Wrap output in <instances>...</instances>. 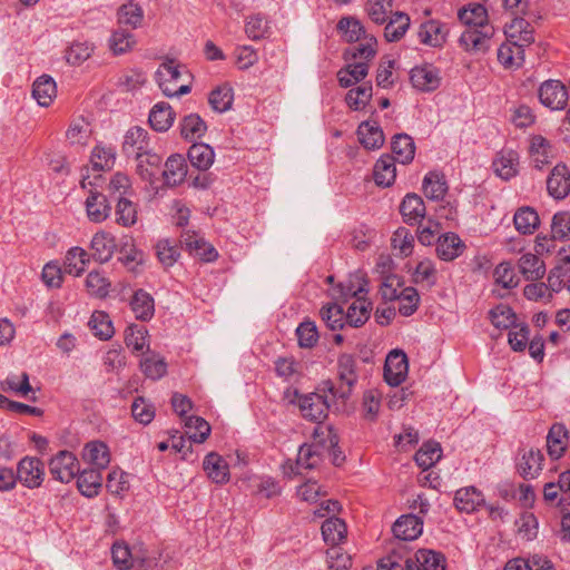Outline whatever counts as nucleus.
<instances>
[{
  "label": "nucleus",
  "mask_w": 570,
  "mask_h": 570,
  "mask_svg": "<svg viewBox=\"0 0 570 570\" xmlns=\"http://www.w3.org/2000/svg\"><path fill=\"white\" fill-rule=\"evenodd\" d=\"M185 428L188 440L195 443H203L210 433V425L200 416L186 417Z\"/></svg>",
  "instance_id": "obj_49"
},
{
  "label": "nucleus",
  "mask_w": 570,
  "mask_h": 570,
  "mask_svg": "<svg viewBox=\"0 0 570 570\" xmlns=\"http://www.w3.org/2000/svg\"><path fill=\"white\" fill-rule=\"evenodd\" d=\"M181 245L186 247V249L199 257L200 259L205 262H212L216 259L217 252L216 249L205 242L204 238L199 237L196 233L186 232L181 235L180 239Z\"/></svg>",
  "instance_id": "obj_17"
},
{
  "label": "nucleus",
  "mask_w": 570,
  "mask_h": 570,
  "mask_svg": "<svg viewBox=\"0 0 570 570\" xmlns=\"http://www.w3.org/2000/svg\"><path fill=\"white\" fill-rule=\"evenodd\" d=\"M233 100V89L228 86L217 87L209 94L208 98L212 109L220 114L232 108Z\"/></svg>",
  "instance_id": "obj_54"
},
{
  "label": "nucleus",
  "mask_w": 570,
  "mask_h": 570,
  "mask_svg": "<svg viewBox=\"0 0 570 570\" xmlns=\"http://www.w3.org/2000/svg\"><path fill=\"white\" fill-rule=\"evenodd\" d=\"M513 223L518 232L528 235L532 234L538 228L540 219L533 208L521 207L515 212Z\"/></svg>",
  "instance_id": "obj_43"
},
{
  "label": "nucleus",
  "mask_w": 570,
  "mask_h": 570,
  "mask_svg": "<svg viewBox=\"0 0 570 570\" xmlns=\"http://www.w3.org/2000/svg\"><path fill=\"white\" fill-rule=\"evenodd\" d=\"M144 18L142 8L132 1L122 4L118 11V21L120 24L137 28L141 24Z\"/></svg>",
  "instance_id": "obj_57"
},
{
  "label": "nucleus",
  "mask_w": 570,
  "mask_h": 570,
  "mask_svg": "<svg viewBox=\"0 0 570 570\" xmlns=\"http://www.w3.org/2000/svg\"><path fill=\"white\" fill-rule=\"evenodd\" d=\"M409 371L406 354L394 350L390 352L385 360L384 379L391 386H399L406 377Z\"/></svg>",
  "instance_id": "obj_7"
},
{
  "label": "nucleus",
  "mask_w": 570,
  "mask_h": 570,
  "mask_svg": "<svg viewBox=\"0 0 570 570\" xmlns=\"http://www.w3.org/2000/svg\"><path fill=\"white\" fill-rule=\"evenodd\" d=\"M346 533L347 528L342 519L330 518L322 524L323 539L332 547H337L346 538Z\"/></svg>",
  "instance_id": "obj_38"
},
{
  "label": "nucleus",
  "mask_w": 570,
  "mask_h": 570,
  "mask_svg": "<svg viewBox=\"0 0 570 570\" xmlns=\"http://www.w3.org/2000/svg\"><path fill=\"white\" fill-rule=\"evenodd\" d=\"M504 33L508 41L523 50L534 42V29L523 18H514L505 26Z\"/></svg>",
  "instance_id": "obj_9"
},
{
  "label": "nucleus",
  "mask_w": 570,
  "mask_h": 570,
  "mask_svg": "<svg viewBox=\"0 0 570 570\" xmlns=\"http://www.w3.org/2000/svg\"><path fill=\"white\" fill-rule=\"evenodd\" d=\"M155 250L160 264L166 268L171 267L180 256L178 247L169 239H160Z\"/></svg>",
  "instance_id": "obj_64"
},
{
  "label": "nucleus",
  "mask_w": 570,
  "mask_h": 570,
  "mask_svg": "<svg viewBox=\"0 0 570 570\" xmlns=\"http://www.w3.org/2000/svg\"><path fill=\"white\" fill-rule=\"evenodd\" d=\"M89 263V254L81 247L70 248L65 257V272L80 276Z\"/></svg>",
  "instance_id": "obj_46"
},
{
  "label": "nucleus",
  "mask_w": 570,
  "mask_h": 570,
  "mask_svg": "<svg viewBox=\"0 0 570 570\" xmlns=\"http://www.w3.org/2000/svg\"><path fill=\"white\" fill-rule=\"evenodd\" d=\"M323 456L322 449L317 444H303L297 453L296 466L298 470H309L318 465Z\"/></svg>",
  "instance_id": "obj_51"
},
{
  "label": "nucleus",
  "mask_w": 570,
  "mask_h": 570,
  "mask_svg": "<svg viewBox=\"0 0 570 570\" xmlns=\"http://www.w3.org/2000/svg\"><path fill=\"white\" fill-rule=\"evenodd\" d=\"M410 79L415 89L425 92L438 89L441 82L439 70L431 65L413 68Z\"/></svg>",
  "instance_id": "obj_12"
},
{
  "label": "nucleus",
  "mask_w": 570,
  "mask_h": 570,
  "mask_svg": "<svg viewBox=\"0 0 570 570\" xmlns=\"http://www.w3.org/2000/svg\"><path fill=\"white\" fill-rule=\"evenodd\" d=\"M82 459L98 470H105L110 463V452L101 441L88 442L82 450Z\"/></svg>",
  "instance_id": "obj_18"
},
{
  "label": "nucleus",
  "mask_w": 570,
  "mask_h": 570,
  "mask_svg": "<svg viewBox=\"0 0 570 570\" xmlns=\"http://www.w3.org/2000/svg\"><path fill=\"white\" fill-rule=\"evenodd\" d=\"M49 470L55 480L68 483L79 473V461L72 452L62 450L50 460Z\"/></svg>",
  "instance_id": "obj_4"
},
{
  "label": "nucleus",
  "mask_w": 570,
  "mask_h": 570,
  "mask_svg": "<svg viewBox=\"0 0 570 570\" xmlns=\"http://www.w3.org/2000/svg\"><path fill=\"white\" fill-rule=\"evenodd\" d=\"M493 35L494 29L492 26L466 27L460 36L459 43L471 55H484L490 49Z\"/></svg>",
  "instance_id": "obj_3"
},
{
  "label": "nucleus",
  "mask_w": 570,
  "mask_h": 570,
  "mask_svg": "<svg viewBox=\"0 0 570 570\" xmlns=\"http://www.w3.org/2000/svg\"><path fill=\"white\" fill-rule=\"evenodd\" d=\"M407 570H445V558L440 552L420 549L407 556Z\"/></svg>",
  "instance_id": "obj_10"
},
{
  "label": "nucleus",
  "mask_w": 570,
  "mask_h": 570,
  "mask_svg": "<svg viewBox=\"0 0 570 570\" xmlns=\"http://www.w3.org/2000/svg\"><path fill=\"white\" fill-rule=\"evenodd\" d=\"M115 247V239L108 233H96L91 239L94 257L100 263H106L112 257Z\"/></svg>",
  "instance_id": "obj_34"
},
{
  "label": "nucleus",
  "mask_w": 570,
  "mask_h": 570,
  "mask_svg": "<svg viewBox=\"0 0 570 570\" xmlns=\"http://www.w3.org/2000/svg\"><path fill=\"white\" fill-rule=\"evenodd\" d=\"M43 464L37 458L26 456L18 463L17 478L29 489L41 485L43 481Z\"/></svg>",
  "instance_id": "obj_8"
},
{
  "label": "nucleus",
  "mask_w": 570,
  "mask_h": 570,
  "mask_svg": "<svg viewBox=\"0 0 570 570\" xmlns=\"http://www.w3.org/2000/svg\"><path fill=\"white\" fill-rule=\"evenodd\" d=\"M57 95V86L52 77L42 75L32 86V96L42 107H48Z\"/></svg>",
  "instance_id": "obj_30"
},
{
  "label": "nucleus",
  "mask_w": 570,
  "mask_h": 570,
  "mask_svg": "<svg viewBox=\"0 0 570 570\" xmlns=\"http://www.w3.org/2000/svg\"><path fill=\"white\" fill-rule=\"evenodd\" d=\"M368 73V63L365 61L351 62L337 73L338 82L343 88L352 87L363 80Z\"/></svg>",
  "instance_id": "obj_37"
},
{
  "label": "nucleus",
  "mask_w": 570,
  "mask_h": 570,
  "mask_svg": "<svg viewBox=\"0 0 570 570\" xmlns=\"http://www.w3.org/2000/svg\"><path fill=\"white\" fill-rule=\"evenodd\" d=\"M89 326L95 336L100 340H109L114 335V327L109 316L104 312L92 313Z\"/></svg>",
  "instance_id": "obj_58"
},
{
  "label": "nucleus",
  "mask_w": 570,
  "mask_h": 570,
  "mask_svg": "<svg viewBox=\"0 0 570 570\" xmlns=\"http://www.w3.org/2000/svg\"><path fill=\"white\" fill-rule=\"evenodd\" d=\"M364 42L350 47L345 51L347 59H361L368 62L376 55V39L374 37H364Z\"/></svg>",
  "instance_id": "obj_53"
},
{
  "label": "nucleus",
  "mask_w": 570,
  "mask_h": 570,
  "mask_svg": "<svg viewBox=\"0 0 570 570\" xmlns=\"http://www.w3.org/2000/svg\"><path fill=\"white\" fill-rule=\"evenodd\" d=\"M187 173L188 167L185 158L179 154H173L166 160L161 176L166 186L174 187L185 180Z\"/></svg>",
  "instance_id": "obj_13"
},
{
  "label": "nucleus",
  "mask_w": 570,
  "mask_h": 570,
  "mask_svg": "<svg viewBox=\"0 0 570 570\" xmlns=\"http://www.w3.org/2000/svg\"><path fill=\"white\" fill-rule=\"evenodd\" d=\"M175 119V114L167 102L156 104L149 112V124L156 131L168 130Z\"/></svg>",
  "instance_id": "obj_33"
},
{
  "label": "nucleus",
  "mask_w": 570,
  "mask_h": 570,
  "mask_svg": "<svg viewBox=\"0 0 570 570\" xmlns=\"http://www.w3.org/2000/svg\"><path fill=\"white\" fill-rule=\"evenodd\" d=\"M337 28L343 32L347 42H358L364 37H367L363 24L352 17L342 18L337 23Z\"/></svg>",
  "instance_id": "obj_55"
},
{
  "label": "nucleus",
  "mask_w": 570,
  "mask_h": 570,
  "mask_svg": "<svg viewBox=\"0 0 570 570\" xmlns=\"http://www.w3.org/2000/svg\"><path fill=\"white\" fill-rule=\"evenodd\" d=\"M102 470L96 468L83 470L78 473L77 485L79 491L87 498L98 495L102 485Z\"/></svg>",
  "instance_id": "obj_28"
},
{
  "label": "nucleus",
  "mask_w": 570,
  "mask_h": 570,
  "mask_svg": "<svg viewBox=\"0 0 570 570\" xmlns=\"http://www.w3.org/2000/svg\"><path fill=\"white\" fill-rule=\"evenodd\" d=\"M204 470L208 478L215 483H225L229 479L228 464L215 452H210L205 456L203 462Z\"/></svg>",
  "instance_id": "obj_29"
},
{
  "label": "nucleus",
  "mask_w": 570,
  "mask_h": 570,
  "mask_svg": "<svg viewBox=\"0 0 570 570\" xmlns=\"http://www.w3.org/2000/svg\"><path fill=\"white\" fill-rule=\"evenodd\" d=\"M188 159L198 170H207L214 163L215 153L207 144H194L188 149Z\"/></svg>",
  "instance_id": "obj_36"
},
{
  "label": "nucleus",
  "mask_w": 570,
  "mask_h": 570,
  "mask_svg": "<svg viewBox=\"0 0 570 570\" xmlns=\"http://www.w3.org/2000/svg\"><path fill=\"white\" fill-rule=\"evenodd\" d=\"M538 96L540 102L551 110H562L567 106L568 91L559 80H547L541 83Z\"/></svg>",
  "instance_id": "obj_6"
},
{
  "label": "nucleus",
  "mask_w": 570,
  "mask_h": 570,
  "mask_svg": "<svg viewBox=\"0 0 570 570\" xmlns=\"http://www.w3.org/2000/svg\"><path fill=\"white\" fill-rule=\"evenodd\" d=\"M465 249L464 243L454 233H446L439 237L436 243L438 256L445 262H450L462 255Z\"/></svg>",
  "instance_id": "obj_20"
},
{
  "label": "nucleus",
  "mask_w": 570,
  "mask_h": 570,
  "mask_svg": "<svg viewBox=\"0 0 570 570\" xmlns=\"http://www.w3.org/2000/svg\"><path fill=\"white\" fill-rule=\"evenodd\" d=\"M445 26L435 20L422 23L419 30L420 41L431 47L441 46L445 41Z\"/></svg>",
  "instance_id": "obj_32"
},
{
  "label": "nucleus",
  "mask_w": 570,
  "mask_h": 570,
  "mask_svg": "<svg viewBox=\"0 0 570 570\" xmlns=\"http://www.w3.org/2000/svg\"><path fill=\"white\" fill-rule=\"evenodd\" d=\"M392 151L394 158L403 164H410L415 155V145L413 139L406 134H397L392 140Z\"/></svg>",
  "instance_id": "obj_39"
},
{
  "label": "nucleus",
  "mask_w": 570,
  "mask_h": 570,
  "mask_svg": "<svg viewBox=\"0 0 570 570\" xmlns=\"http://www.w3.org/2000/svg\"><path fill=\"white\" fill-rule=\"evenodd\" d=\"M530 155L534 163V167L542 169L552 158V147L550 142L542 136H533L530 140Z\"/></svg>",
  "instance_id": "obj_35"
},
{
  "label": "nucleus",
  "mask_w": 570,
  "mask_h": 570,
  "mask_svg": "<svg viewBox=\"0 0 570 570\" xmlns=\"http://www.w3.org/2000/svg\"><path fill=\"white\" fill-rule=\"evenodd\" d=\"M207 127L205 121L195 114H190L183 119L181 122V136L188 140H194L202 137Z\"/></svg>",
  "instance_id": "obj_61"
},
{
  "label": "nucleus",
  "mask_w": 570,
  "mask_h": 570,
  "mask_svg": "<svg viewBox=\"0 0 570 570\" xmlns=\"http://www.w3.org/2000/svg\"><path fill=\"white\" fill-rule=\"evenodd\" d=\"M337 376L340 386L336 387L333 382H324V390L328 391L333 397L346 400L350 397L358 380L357 360L350 354H342L337 360Z\"/></svg>",
  "instance_id": "obj_1"
},
{
  "label": "nucleus",
  "mask_w": 570,
  "mask_h": 570,
  "mask_svg": "<svg viewBox=\"0 0 570 570\" xmlns=\"http://www.w3.org/2000/svg\"><path fill=\"white\" fill-rule=\"evenodd\" d=\"M442 456V448L435 441L425 442L415 453L414 460L423 470L432 468Z\"/></svg>",
  "instance_id": "obj_44"
},
{
  "label": "nucleus",
  "mask_w": 570,
  "mask_h": 570,
  "mask_svg": "<svg viewBox=\"0 0 570 570\" xmlns=\"http://www.w3.org/2000/svg\"><path fill=\"white\" fill-rule=\"evenodd\" d=\"M543 455L540 450L529 449L523 451L517 466L524 479H534L542 470Z\"/></svg>",
  "instance_id": "obj_25"
},
{
  "label": "nucleus",
  "mask_w": 570,
  "mask_h": 570,
  "mask_svg": "<svg viewBox=\"0 0 570 570\" xmlns=\"http://www.w3.org/2000/svg\"><path fill=\"white\" fill-rule=\"evenodd\" d=\"M94 128L88 118L78 116L73 118L66 131L67 140L72 145L86 146L92 135Z\"/></svg>",
  "instance_id": "obj_23"
},
{
  "label": "nucleus",
  "mask_w": 570,
  "mask_h": 570,
  "mask_svg": "<svg viewBox=\"0 0 570 570\" xmlns=\"http://www.w3.org/2000/svg\"><path fill=\"white\" fill-rule=\"evenodd\" d=\"M156 81L161 89L163 94L167 97H179L190 92L189 85H181L176 87L181 72L178 65H175L173 60L164 62L159 66L156 73Z\"/></svg>",
  "instance_id": "obj_2"
},
{
  "label": "nucleus",
  "mask_w": 570,
  "mask_h": 570,
  "mask_svg": "<svg viewBox=\"0 0 570 570\" xmlns=\"http://www.w3.org/2000/svg\"><path fill=\"white\" fill-rule=\"evenodd\" d=\"M423 191L429 199H442L448 191L444 176L435 171L428 173L423 179Z\"/></svg>",
  "instance_id": "obj_42"
},
{
  "label": "nucleus",
  "mask_w": 570,
  "mask_h": 570,
  "mask_svg": "<svg viewBox=\"0 0 570 570\" xmlns=\"http://www.w3.org/2000/svg\"><path fill=\"white\" fill-rule=\"evenodd\" d=\"M519 155L514 150H502L493 160L494 173L504 180L518 174Z\"/></svg>",
  "instance_id": "obj_22"
},
{
  "label": "nucleus",
  "mask_w": 570,
  "mask_h": 570,
  "mask_svg": "<svg viewBox=\"0 0 570 570\" xmlns=\"http://www.w3.org/2000/svg\"><path fill=\"white\" fill-rule=\"evenodd\" d=\"M372 98V85L366 82L357 88L348 90L345 100L353 110H362Z\"/></svg>",
  "instance_id": "obj_59"
},
{
  "label": "nucleus",
  "mask_w": 570,
  "mask_h": 570,
  "mask_svg": "<svg viewBox=\"0 0 570 570\" xmlns=\"http://www.w3.org/2000/svg\"><path fill=\"white\" fill-rule=\"evenodd\" d=\"M410 27V18L403 12H395L390 18L384 29L386 41H399Z\"/></svg>",
  "instance_id": "obj_47"
},
{
  "label": "nucleus",
  "mask_w": 570,
  "mask_h": 570,
  "mask_svg": "<svg viewBox=\"0 0 570 570\" xmlns=\"http://www.w3.org/2000/svg\"><path fill=\"white\" fill-rule=\"evenodd\" d=\"M484 503V497L474 487L459 489L454 495L455 508L465 513H472Z\"/></svg>",
  "instance_id": "obj_21"
},
{
  "label": "nucleus",
  "mask_w": 570,
  "mask_h": 570,
  "mask_svg": "<svg viewBox=\"0 0 570 570\" xmlns=\"http://www.w3.org/2000/svg\"><path fill=\"white\" fill-rule=\"evenodd\" d=\"M149 149L148 131L141 127L127 130L122 141V151L128 157H137Z\"/></svg>",
  "instance_id": "obj_14"
},
{
  "label": "nucleus",
  "mask_w": 570,
  "mask_h": 570,
  "mask_svg": "<svg viewBox=\"0 0 570 570\" xmlns=\"http://www.w3.org/2000/svg\"><path fill=\"white\" fill-rule=\"evenodd\" d=\"M137 160V173L146 181L154 183L161 174V157L151 153L150 149L135 157Z\"/></svg>",
  "instance_id": "obj_19"
},
{
  "label": "nucleus",
  "mask_w": 570,
  "mask_h": 570,
  "mask_svg": "<svg viewBox=\"0 0 570 570\" xmlns=\"http://www.w3.org/2000/svg\"><path fill=\"white\" fill-rule=\"evenodd\" d=\"M371 309V302H368L365 297H357L347 307L346 313L344 312L346 324L352 327L362 326L370 318Z\"/></svg>",
  "instance_id": "obj_31"
},
{
  "label": "nucleus",
  "mask_w": 570,
  "mask_h": 570,
  "mask_svg": "<svg viewBox=\"0 0 570 570\" xmlns=\"http://www.w3.org/2000/svg\"><path fill=\"white\" fill-rule=\"evenodd\" d=\"M395 161L391 155H382L374 166V180L382 187L391 186L396 177Z\"/></svg>",
  "instance_id": "obj_27"
},
{
  "label": "nucleus",
  "mask_w": 570,
  "mask_h": 570,
  "mask_svg": "<svg viewBox=\"0 0 570 570\" xmlns=\"http://www.w3.org/2000/svg\"><path fill=\"white\" fill-rule=\"evenodd\" d=\"M355 279L357 284H355L353 278L348 279L346 283L338 284L333 288V296L338 299H356L357 297H364L363 294L366 293V282L361 276H355Z\"/></svg>",
  "instance_id": "obj_48"
},
{
  "label": "nucleus",
  "mask_w": 570,
  "mask_h": 570,
  "mask_svg": "<svg viewBox=\"0 0 570 570\" xmlns=\"http://www.w3.org/2000/svg\"><path fill=\"white\" fill-rule=\"evenodd\" d=\"M498 60L507 68L520 67L524 61V50L507 40L498 49Z\"/></svg>",
  "instance_id": "obj_50"
},
{
  "label": "nucleus",
  "mask_w": 570,
  "mask_h": 570,
  "mask_svg": "<svg viewBox=\"0 0 570 570\" xmlns=\"http://www.w3.org/2000/svg\"><path fill=\"white\" fill-rule=\"evenodd\" d=\"M357 136L360 142L366 149H379L384 144V135L382 129L376 125L370 124L368 121H364L358 126Z\"/></svg>",
  "instance_id": "obj_41"
},
{
  "label": "nucleus",
  "mask_w": 570,
  "mask_h": 570,
  "mask_svg": "<svg viewBox=\"0 0 570 570\" xmlns=\"http://www.w3.org/2000/svg\"><path fill=\"white\" fill-rule=\"evenodd\" d=\"M400 213L405 224L416 225L425 217L426 208L419 195L407 194L400 205Z\"/></svg>",
  "instance_id": "obj_15"
},
{
  "label": "nucleus",
  "mask_w": 570,
  "mask_h": 570,
  "mask_svg": "<svg viewBox=\"0 0 570 570\" xmlns=\"http://www.w3.org/2000/svg\"><path fill=\"white\" fill-rule=\"evenodd\" d=\"M395 538L402 541H411L421 535L423 531V521L414 514L400 517L393 524Z\"/></svg>",
  "instance_id": "obj_16"
},
{
  "label": "nucleus",
  "mask_w": 570,
  "mask_h": 570,
  "mask_svg": "<svg viewBox=\"0 0 570 570\" xmlns=\"http://www.w3.org/2000/svg\"><path fill=\"white\" fill-rule=\"evenodd\" d=\"M135 37L125 29H117L109 39V47L115 55H122L129 51L135 45Z\"/></svg>",
  "instance_id": "obj_63"
},
{
  "label": "nucleus",
  "mask_w": 570,
  "mask_h": 570,
  "mask_svg": "<svg viewBox=\"0 0 570 570\" xmlns=\"http://www.w3.org/2000/svg\"><path fill=\"white\" fill-rule=\"evenodd\" d=\"M568 430L562 423H554L547 435V449L551 459L558 460L567 448Z\"/></svg>",
  "instance_id": "obj_24"
},
{
  "label": "nucleus",
  "mask_w": 570,
  "mask_h": 570,
  "mask_svg": "<svg viewBox=\"0 0 570 570\" xmlns=\"http://www.w3.org/2000/svg\"><path fill=\"white\" fill-rule=\"evenodd\" d=\"M519 271L527 281H537L544 275V264L534 254H523L519 259Z\"/></svg>",
  "instance_id": "obj_45"
},
{
  "label": "nucleus",
  "mask_w": 570,
  "mask_h": 570,
  "mask_svg": "<svg viewBox=\"0 0 570 570\" xmlns=\"http://www.w3.org/2000/svg\"><path fill=\"white\" fill-rule=\"evenodd\" d=\"M458 17L466 27L490 26L488 23L487 9L481 4H473L469 8L461 9Z\"/></svg>",
  "instance_id": "obj_52"
},
{
  "label": "nucleus",
  "mask_w": 570,
  "mask_h": 570,
  "mask_svg": "<svg viewBox=\"0 0 570 570\" xmlns=\"http://www.w3.org/2000/svg\"><path fill=\"white\" fill-rule=\"evenodd\" d=\"M130 306L136 318L138 320L148 321L154 316V298L144 289H138L135 292L130 301Z\"/></svg>",
  "instance_id": "obj_40"
},
{
  "label": "nucleus",
  "mask_w": 570,
  "mask_h": 570,
  "mask_svg": "<svg viewBox=\"0 0 570 570\" xmlns=\"http://www.w3.org/2000/svg\"><path fill=\"white\" fill-rule=\"evenodd\" d=\"M116 160V153L112 147L98 145L91 153V164L96 170L111 169Z\"/></svg>",
  "instance_id": "obj_60"
},
{
  "label": "nucleus",
  "mask_w": 570,
  "mask_h": 570,
  "mask_svg": "<svg viewBox=\"0 0 570 570\" xmlns=\"http://www.w3.org/2000/svg\"><path fill=\"white\" fill-rule=\"evenodd\" d=\"M298 406L305 419L322 423L327 417L330 402L320 393H309L298 397Z\"/></svg>",
  "instance_id": "obj_5"
},
{
  "label": "nucleus",
  "mask_w": 570,
  "mask_h": 570,
  "mask_svg": "<svg viewBox=\"0 0 570 570\" xmlns=\"http://www.w3.org/2000/svg\"><path fill=\"white\" fill-rule=\"evenodd\" d=\"M86 210L91 222L101 223L109 217L111 206L104 194L91 191L86 199Z\"/></svg>",
  "instance_id": "obj_26"
},
{
  "label": "nucleus",
  "mask_w": 570,
  "mask_h": 570,
  "mask_svg": "<svg viewBox=\"0 0 570 570\" xmlns=\"http://www.w3.org/2000/svg\"><path fill=\"white\" fill-rule=\"evenodd\" d=\"M322 320L332 331L342 330L345 324L344 309L341 305L333 303L321 309Z\"/></svg>",
  "instance_id": "obj_62"
},
{
  "label": "nucleus",
  "mask_w": 570,
  "mask_h": 570,
  "mask_svg": "<svg viewBox=\"0 0 570 570\" xmlns=\"http://www.w3.org/2000/svg\"><path fill=\"white\" fill-rule=\"evenodd\" d=\"M412 276L415 284L432 287L436 283V269L433 262L430 259L419 262Z\"/></svg>",
  "instance_id": "obj_56"
},
{
  "label": "nucleus",
  "mask_w": 570,
  "mask_h": 570,
  "mask_svg": "<svg viewBox=\"0 0 570 570\" xmlns=\"http://www.w3.org/2000/svg\"><path fill=\"white\" fill-rule=\"evenodd\" d=\"M547 190L554 199H563L570 193V170L563 164H558L547 179Z\"/></svg>",
  "instance_id": "obj_11"
}]
</instances>
